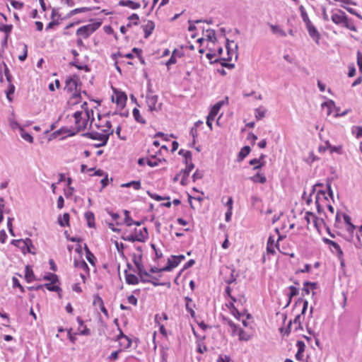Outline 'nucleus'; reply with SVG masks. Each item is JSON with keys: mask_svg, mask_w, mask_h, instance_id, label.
Masks as SVG:
<instances>
[{"mask_svg": "<svg viewBox=\"0 0 362 362\" xmlns=\"http://www.w3.org/2000/svg\"><path fill=\"white\" fill-rule=\"evenodd\" d=\"M331 20L337 25L344 27L350 30L356 31V27L354 25L352 21L349 19L346 13L339 9L337 12L332 13Z\"/></svg>", "mask_w": 362, "mask_h": 362, "instance_id": "f257e3e1", "label": "nucleus"}, {"mask_svg": "<svg viewBox=\"0 0 362 362\" xmlns=\"http://www.w3.org/2000/svg\"><path fill=\"white\" fill-rule=\"evenodd\" d=\"M81 82L77 76H74L73 78H69L66 80L65 89L69 93L74 91L72 94L73 98H81Z\"/></svg>", "mask_w": 362, "mask_h": 362, "instance_id": "f03ea898", "label": "nucleus"}, {"mask_svg": "<svg viewBox=\"0 0 362 362\" xmlns=\"http://www.w3.org/2000/svg\"><path fill=\"white\" fill-rule=\"evenodd\" d=\"M104 134L99 133L98 132H90L83 134V136L86 138H89L93 140H98L101 141H108L110 135L113 134L114 131L111 130L107 133V129H103Z\"/></svg>", "mask_w": 362, "mask_h": 362, "instance_id": "7ed1b4c3", "label": "nucleus"}, {"mask_svg": "<svg viewBox=\"0 0 362 362\" xmlns=\"http://www.w3.org/2000/svg\"><path fill=\"white\" fill-rule=\"evenodd\" d=\"M100 25V23H93L83 25L77 30L76 35L81 36L83 38H87L94 33Z\"/></svg>", "mask_w": 362, "mask_h": 362, "instance_id": "20e7f679", "label": "nucleus"}, {"mask_svg": "<svg viewBox=\"0 0 362 362\" xmlns=\"http://www.w3.org/2000/svg\"><path fill=\"white\" fill-rule=\"evenodd\" d=\"M158 97L157 95L147 93L146 103L150 112H158L161 110L162 103H158Z\"/></svg>", "mask_w": 362, "mask_h": 362, "instance_id": "39448f33", "label": "nucleus"}, {"mask_svg": "<svg viewBox=\"0 0 362 362\" xmlns=\"http://www.w3.org/2000/svg\"><path fill=\"white\" fill-rule=\"evenodd\" d=\"M234 43V41H230L228 39L226 40V48L227 49L228 52V57L226 58L223 59H216L214 61H212V59L215 57V53H207L206 57L207 59L210 60L211 64H216L221 61H230L232 59V56L230 54V43Z\"/></svg>", "mask_w": 362, "mask_h": 362, "instance_id": "423d86ee", "label": "nucleus"}, {"mask_svg": "<svg viewBox=\"0 0 362 362\" xmlns=\"http://www.w3.org/2000/svg\"><path fill=\"white\" fill-rule=\"evenodd\" d=\"M119 334L117 336L116 340L119 341L121 346L124 349H129L132 346V340L125 335L122 329L118 327Z\"/></svg>", "mask_w": 362, "mask_h": 362, "instance_id": "0eeeda50", "label": "nucleus"}, {"mask_svg": "<svg viewBox=\"0 0 362 362\" xmlns=\"http://www.w3.org/2000/svg\"><path fill=\"white\" fill-rule=\"evenodd\" d=\"M194 165L192 161L187 162V164H186V168L180 171V174H182V180H181V185H185L187 182V178L189 177V175L190 172L194 169Z\"/></svg>", "mask_w": 362, "mask_h": 362, "instance_id": "6e6552de", "label": "nucleus"}, {"mask_svg": "<svg viewBox=\"0 0 362 362\" xmlns=\"http://www.w3.org/2000/svg\"><path fill=\"white\" fill-rule=\"evenodd\" d=\"M74 117L75 118V125L76 132L82 130L86 128L88 122V119H84V121L82 124H80L82 117V112L80 111H77L74 114Z\"/></svg>", "mask_w": 362, "mask_h": 362, "instance_id": "1a4fd4ad", "label": "nucleus"}, {"mask_svg": "<svg viewBox=\"0 0 362 362\" xmlns=\"http://www.w3.org/2000/svg\"><path fill=\"white\" fill-rule=\"evenodd\" d=\"M306 25V28L308 30V34L311 38H313L317 44H319V40L320 39V35L317 31V28L315 25L310 23Z\"/></svg>", "mask_w": 362, "mask_h": 362, "instance_id": "9d476101", "label": "nucleus"}, {"mask_svg": "<svg viewBox=\"0 0 362 362\" xmlns=\"http://www.w3.org/2000/svg\"><path fill=\"white\" fill-rule=\"evenodd\" d=\"M115 93L116 94L115 103L121 107H124L127 100V95L123 92H119L117 90H115ZM112 101H115L114 98H112Z\"/></svg>", "mask_w": 362, "mask_h": 362, "instance_id": "9b49d317", "label": "nucleus"}, {"mask_svg": "<svg viewBox=\"0 0 362 362\" xmlns=\"http://www.w3.org/2000/svg\"><path fill=\"white\" fill-rule=\"evenodd\" d=\"M134 235L137 239V241L144 243L148 237V233L147 228L146 227L143 228V229L137 230L134 229Z\"/></svg>", "mask_w": 362, "mask_h": 362, "instance_id": "f8f14e48", "label": "nucleus"}, {"mask_svg": "<svg viewBox=\"0 0 362 362\" xmlns=\"http://www.w3.org/2000/svg\"><path fill=\"white\" fill-rule=\"evenodd\" d=\"M136 267L138 270V275L141 282L146 283L151 281L149 279H144V276H151V275L144 269L143 264L136 266Z\"/></svg>", "mask_w": 362, "mask_h": 362, "instance_id": "ddd939ff", "label": "nucleus"}, {"mask_svg": "<svg viewBox=\"0 0 362 362\" xmlns=\"http://www.w3.org/2000/svg\"><path fill=\"white\" fill-rule=\"evenodd\" d=\"M144 32V37L148 38L155 28V23L152 21H148L146 24L142 25Z\"/></svg>", "mask_w": 362, "mask_h": 362, "instance_id": "4468645a", "label": "nucleus"}, {"mask_svg": "<svg viewBox=\"0 0 362 362\" xmlns=\"http://www.w3.org/2000/svg\"><path fill=\"white\" fill-rule=\"evenodd\" d=\"M126 283L129 285H136L139 284V278L132 274H128L127 271H124Z\"/></svg>", "mask_w": 362, "mask_h": 362, "instance_id": "2eb2a0df", "label": "nucleus"}, {"mask_svg": "<svg viewBox=\"0 0 362 362\" xmlns=\"http://www.w3.org/2000/svg\"><path fill=\"white\" fill-rule=\"evenodd\" d=\"M25 279L28 283H30L35 279V276L33 271L32 267L26 265L25 268Z\"/></svg>", "mask_w": 362, "mask_h": 362, "instance_id": "dca6fc26", "label": "nucleus"}, {"mask_svg": "<svg viewBox=\"0 0 362 362\" xmlns=\"http://www.w3.org/2000/svg\"><path fill=\"white\" fill-rule=\"evenodd\" d=\"M180 263L177 262L175 257H173V255L168 259L167 265L163 267L162 270H165V272H170L173 268L176 267Z\"/></svg>", "mask_w": 362, "mask_h": 362, "instance_id": "f3484780", "label": "nucleus"}, {"mask_svg": "<svg viewBox=\"0 0 362 362\" xmlns=\"http://www.w3.org/2000/svg\"><path fill=\"white\" fill-rule=\"evenodd\" d=\"M76 132H71V129H69L67 127H62L59 129L53 132L52 134V136L53 138H56L57 136H58L61 134H67L69 136H74V135H75Z\"/></svg>", "mask_w": 362, "mask_h": 362, "instance_id": "a211bd4d", "label": "nucleus"}, {"mask_svg": "<svg viewBox=\"0 0 362 362\" xmlns=\"http://www.w3.org/2000/svg\"><path fill=\"white\" fill-rule=\"evenodd\" d=\"M228 269H230V276L225 279V281L228 284H231L235 282L237 277L238 276V274L235 272V269L233 266L228 267Z\"/></svg>", "mask_w": 362, "mask_h": 362, "instance_id": "6ab92c4d", "label": "nucleus"}, {"mask_svg": "<svg viewBox=\"0 0 362 362\" xmlns=\"http://www.w3.org/2000/svg\"><path fill=\"white\" fill-rule=\"evenodd\" d=\"M250 147L248 146L243 147L238 155L237 160L238 162L242 161L250 153Z\"/></svg>", "mask_w": 362, "mask_h": 362, "instance_id": "aec40b11", "label": "nucleus"}, {"mask_svg": "<svg viewBox=\"0 0 362 362\" xmlns=\"http://www.w3.org/2000/svg\"><path fill=\"white\" fill-rule=\"evenodd\" d=\"M288 288L290 290V293L288 294V302L285 305V308L288 307L290 305L292 298L293 296H297L299 292V289L295 287L294 286H291L288 287Z\"/></svg>", "mask_w": 362, "mask_h": 362, "instance_id": "412c9836", "label": "nucleus"}, {"mask_svg": "<svg viewBox=\"0 0 362 362\" xmlns=\"http://www.w3.org/2000/svg\"><path fill=\"white\" fill-rule=\"evenodd\" d=\"M74 264L75 267L81 269L86 273L89 272V267H88L87 263L83 259L77 260L75 259Z\"/></svg>", "mask_w": 362, "mask_h": 362, "instance_id": "4be33fe9", "label": "nucleus"}, {"mask_svg": "<svg viewBox=\"0 0 362 362\" xmlns=\"http://www.w3.org/2000/svg\"><path fill=\"white\" fill-rule=\"evenodd\" d=\"M69 218L70 216L68 213H64L63 216H61L58 218V223L62 227L69 226Z\"/></svg>", "mask_w": 362, "mask_h": 362, "instance_id": "5701e85b", "label": "nucleus"}, {"mask_svg": "<svg viewBox=\"0 0 362 362\" xmlns=\"http://www.w3.org/2000/svg\"><path fill=\"white\" fill-rule=\"evenodd\" d=\"M85 218L87 221V224L89 228L95 227V217L94 214L91 211H87L85 214Z\"/></svg>", "mask_w": 362, "mask_h": 362, "instance_id": "b1692460", "label": "nucleus"}, {"mask_svg": "<svg viewBox=\"0 0 362 362\" xmlns=\"http://www.w3.org/2000/svg\"><path fill=\"white\" fill-rule=\"evenodd\" d=\"M274 237L270 235L268 238L267 243V252L269 254L274 255L275 254L274 250Z\"/></svg>", "mask_w": 362, "mask_h": 362, "instance_id": "393cba45", "label": "nucleus"}, {"mask_svg": "<svg viewBox=\"0 0 362 362\" xmlns=\"http://www.w3.org/2000/svg\"><path fill=\"white\" fill-rule=\"evenodd\" d=\"M11 244L16 246L17 247L20 248L24 254L26 253L25 245H26V243H25V240H23V239L13 240L11 241Z\"/></svg>", "mask_w": 362, "mask_h": 362, "instance_id": "a878e982", "label": "nucleus"}, {"mask_svg": "<svg viewBox=\"0 0 362 362\" xmlns=\"http://www.w3.org/2000/svg\"><path fill=\"white\" fill-rule=\"evenodd\" d=\"M325 144L327 145L328 150H329L330 153H333L334 152L337 153L338 154L342 153L341 146H332L329 141H326Z\"/></svg>", "mask_w": 362, "mask_h": 362, "instance_id": "bb28decb", "label": "nucleus"}, {"mask_svg": "<svg viewBox=\"0 0 362 362\" xmlns=\"http://www.w3.org/2000/svg\"><path fill=\"white\" fill-rule=\"evenodd\" d=\"M91 11V8H88V7H81V8H75L74 10H71L67 15L65 17V18H70L77 13H83V12H86V11Z\"/></svg>", "mask_w": 362, "mask_h": 362, "instance_id": "cd10ccee", "label": "nucleus"}, {"mask_svg": "<svg viewBox=\"0 0 362 362\" xmlns=\"http://www.w3.org/2000/svg\"><path fill=\"white\" fill-rule=\"evenodd\" d=\"M156 158V156H151V159H147L146 160V163L148 165H149L150 167H156L157 165H159V163H162V162H166V160L165 158H157L154 160H153V159H155Z\"/></svg>", "mask_w": 362, "mask_h": 362, "instance_id": "c85d7f7f", "label": "nucleus"}, {"mask_svg": "<svg viewBox=\"0 0 362 362\" xmlns=\"http://www.w3.org/2000/svg\"><path fill=\"white\" fill-rule=\"evenodd\" d=\"M312 217L313 218V223L315 224V226L317 228V221H319L318 218L315 216V214L311 211H307L305 213V219L307 222V224H309L310 223V218Z\"/></svg>", "mask_w": 362, "mask_h": 362, "instance_id": "c756f323", "label": "nucleus"}, {"mask_svg": "<svg viewBox=\"0 0 362 362\" xmlns=\"http://www.w3.org/2000/svg\"><path fill=\"white\" fill-rule=\"evenodd\" d=\"M133 116L134 119L141 124H145L146 123V120L141 116L139 110L135 107L132 111Z\"/></svg>", "mask_w": 362, "mask_h": 362, "instance_id": "7c9ffc66", "label": "nucleus"}, {"mask_svg": "<svg viewBox=\"0 0 362 362\" xmlns=\"http://www.w3.org/2000/svg\"><path fill=\"white\" fill-rule=\"evenodd\" d=\"M251 180L254 182H259V183H262V184L265 183L266 181H267V178H266L265 175L264 174H262V173H257L254 176H252L251 177Z\"/></svg>", "mask_w": 362, "mask_h": 362, "instance_id": "2f4dec72", "label": "nucleus"}, {"mask_svg": "<svg viewBox=\"0 0 362 362\" xmlns=\"http://www.w3.org/2000/svg\"><path fill=\"white\" fill-rule=\"evenodd\" d=\"M84 250L86 251V256L87 260L91 264H95V257L94 255L90 251V250H89V248H88V247L87 246L86 244L84 245Z\"/></svg>", "mask_w": 362, "mask_h": 362, "instance_id": "473e14b6", "label": "nucleus"}, {"mask_svg": "<svg viewBox=\"0 0 362 362\" xmlns=\"http://www.w3.org/2000/svg\"><path fill=\"white\" fill-rule=\"evenodd\" d=\"M250 165H254L253 170H256L258 169L262 168L265 165V161H262V163H259V159L254 158L250 160L249 162Z\"/></svg>", "mask_w": 362, "mask_h": 362, "instance_id": "72a5a7b5", "label": "nucleus"}, {"mask_svg": "<svg viewBox=\"0 0 362 362\" xmlns=\"http://www.w3.org/2000/svg\"><path fill=\"white\" fill-rule=\"evenodd\" d=\"M179 155H181L185 157V163L187 164V162L192 161V153L189 151H185L184 149H180L178 152Z\"/></svg>", "mask_w": 362, "mask_h": 362, "instance_id": "f704fd0d", "label": "nucleus"}, {"mask_svg": "<svg viewBox=\"0 0 362 362\" xmlns=\"http://www.w3.org/2000/svg\"><path fill=\"white\" fill-rule=\"evenodd\" d=\"M322 107H327V115H329L332 112V108L335 107V103L332 100H329L322 104Z\"/></svg>", "mask_w": 362, "mask_h": 362, "instance_id": "c9c22d12", "label": "nucleus"}, {"mask_svg": "<svg viewBox=\"0 0 362 362\" xmlns=\"http://www.w3.org/2000/svg\"><path fill=\"white\" fill-rule=\"evenodd\" d=\"M317 284L315 282H310V281H305L303 283V288L302 289L303 292H304L306 295H308L310 293V289L308 288V286H310L312 288H316Z\"/></svg>", "mask_w": 362, "mask_h": 362, "instance_id": "e433bc0d", "label": "nucleus"}, {"mask_svg": "<svg viewBox=\"0 0 362 362\" xmlns=\"http://www.w3.org/2000/svg\"><path fill=\"white\" fill-rule=\"evenodd\" d=\"M21 137L29 143L33 142V137L31 134L24 131L22 127H20Z\"/></svg>", "mask_w": 362, "mask_h": 362, "instance_id": "4c0bfd02", "label": "nucleus"}, {"mask_svg": "<svg viewBox=\"0 0 362 362\" xmlns=\"http://www.w3.org/2000/svg\"><path fill=\"white\" fill-rule=\"evenodd\" d=\"M238 335L239 339L240 341H247L250 340V334H248L243 329H238Z\"/></svg>", "mask_w": 362, "mask_h": 362, "instance_id": "58836bf2", "label": "nucleus"}, {"mask_svg": "<svg viewBox=\"0 0 362 362\" xmlns=\"http://www.w3.org/2000/svg\"><path fill=\"white\" fill-rule=\"evenodd\" d=\"M122 187H133L135 189L138 190L141 188V182L140 181H132V182L122 185Z\"/></svg>", "mask_w": 362, "mask_h": 362, "instance_id": "ea45409f", "label": "nucleus"}, {"mask_svg": "<svg viewBox=\"0 0 362 362\" xmlns=\"http://www.w3.org/2000/svg\"><path fill=\"white\" fill-rule=\"evenodd\" d=\"M55 283H47V284H45L43 286L44 287H45L47 290L50 291H56V292H59L62 291L61 288L58 286H55L54 285Z\"/></svg>", "mask_w": 362, "mask_h": 362, "instance_id": "a19ab883", "label": "nucleus"}, {"mask_svg": "<svg viewBox=\"0 0 362 362\" xmlns=\"http://www.w3.org/2000/svg\"><path fill=\"white\" fill-rule=\"evenodd\" d=\"M270 28L273 33L279 34L282 37L286 36V32L281 29L279 26L271 25Z\"/></svg>", "mask_w": 362, "mask_h": 362, "instance_id": "79ce46f5", "label": "nucleus"}, {"mask_svg": "<svg viewBox=\"0 0 362 362\" xmlns=\"http://www.w3.org/2000/svg\"><path fill=\"white\" fill-rule=\"evenodd\" d=\"M206 40L210 42H214L216 40L215 31L212 29L206 30Z\"/></svg>", "mask_w": 362, "mask_h": 362, "instance_id": "37998d69", "label": "nucleus"}, {"mask_svg": "<svg viewBox=\"0 0 362 362\" xmlns=\"http://www.w3.org/2000/svg\"><path fill=\"white\" fill-rule=\"evenodd\" d=\"M25 243H26L27 245H25V252L26 253H31L35 254V252H33L31 248H33L34 246L33 245V242L31 239L27 238L25 239Z\"/></svg>", "mask_w": 362, "mask_h": 362, "instance_id": "c03bdc74", "label": "nucleus"}, {"mask_svg": "<svg viewBox=\"0 0 362 362\" xmlns=\"http://www.w3.org/2000/svg\"><path fill=\"white\" fill-rule=\"evenodd\" d=\"M44 280L50 281L52 283H56L58 281V276L53 273H49L43 276Z\"/></svg>", "mask_w": 362, "mask_h": 362, "instance_id": "a18cd8bd", "label": "nucleus"}, {"mask_svg": "<svg viewBox=\"0 0 362 362\" xmlns=\"http://www.w3.org/2000/svg\"><path fill=\"white\" fill-rule=\"evenodd\" d=\"M218 106L219 105H214L209 113V116H210V119H215V117H216V115H218V112H219V109H218Z\"/></svg>", "mask_w": 362, "mask_h": 362, "instance_id": "49530a36", "label": "nucleus"}, {"mask_svg": "<svg viewBox=\"0 0 362 362\" xmlns=\"http://www.w3.org/2000/svg\"><path fill=\"white\" fill-rule=\"evenodd\" d=\"M132 261L135 266H139L142 264V254H134L132 256Z\"/></svg>", "mask_w": 362, "mask_h": 362, "instance_id": "de8ad7c7", "label": "nucleus"}, {"mask_svg": "<svg viewBox=\"0 0 362 362\" xmlns=\"http://www.w3.org/2000/svg\"><path fill=\"white\" fill-rule=\"evenodd\" d=\"M148 194L153 199L156 201H161V200H169V197H161L157 194L155 193H151L149 191L148 192Z\"/></svg>", "mask_w": 362, "mask_h": 362, "instance_id": "09e8293b", "label": "nucleus"}, {"mask_svg": "<svg viewBox=\"0 0 362 362\" xmlns=\"http://www.w3.org/2000/svg\"><path fill=\"white\" fill-rule=\"evenodd\" d=\"M331 185H332V179H327V183H326L327 193H328L329 197L332 199V201H334V194H333V191L332 189Z\"/></svg>", "mask_w": 362, "mask_h": 362, "instance_id": "8fccbe9b", "label": "nucleus"}, {"mask_svg": "<svg viewBox=\"0 0 362 362\" xmlns=\"http://www.w3.org/2000/svg\"><path fill=\"white\" fill-rule=\"evenodd\" d=\"M125 218H124V223L127 226H130L133 225L134 221L133 219L129 216V212L127 210H124V211Z\"/></svg>", "mask_w": 362, "mask_h": 362, "instance_id": "3c124183", "label": "nucleus"}, {"mask_svg": "<svg viewBox=\"0 0 362 362\" xmlns=\"http://www.w3.org/2000/svg\"><path fill=\"white\" fill-rule=\"evenodd\" d=\"M14 91H15V86H14V85L12 84L11 83H9V85H8V90L6 91L7 99L9 101L12 100V99L10 97V95L11 94H13L14 93Z\"/></svg>", "mask_w": 362, "mask_h": 362, "instance_id": "603ef678", "label": "nucleus"}, {"mask_svg": "<svg viewBox=\"0 0 362 362\" xmlns=\"http://www.w3.org/2000/svg\"><path fill=\"white\" fill-rule=\"evenodd\" d=\"M115 247L117 248V250L118 251L119 254L120 255V256L122 257H124V249L125 247V245L122 243H118V242H115Z\"/></svg>", "mask_w": 362, "mask_h": 362, "instance_id": "864d4df0", "label": "nucleus"}, {"mask_svg": "<svg viewBox=\"0 0 362 362\" xmlns=\"http://www.w3.org/2000/svg\"><path fill=\"white\" fill-rule=\"evenodd\" d=\"M93 304L99 307L104 305L102 298L98 294L94 295Z\"/></svg>", "mask_w": 362, "mask_h": 362, "instance_id": "5fc2aeb1", "label": "nucleus"}, {"mask_svg": "<svg viewBox=\"0 0 362 362\" xmlns=\"http://www.w3.org/2000/svg\"><path fill=\"white\" fill-rule=\"evenodd\" d=\"M13 28L12 25H2L0 26V30L6 33V35L8 36Z\"/></svg>", "mask_w": 362, "mask_h": 362, "instance_id": "6e6d98bb", "label": "nucleus"}, {"mask_svg": "<svg viewBox=\"0 0 362 362\" xmlns=\"http://www.w3.org/2000/svg\"><path fill=\"white\" fill-rule=\"evenodd\" d=\"M2 64L4 66V75H5L6 78V80L9 83H11L12 76L10 74V71H9L7 65L4 62H3Z\"/></svg>", "mask_w": 362, "mask_h": 362, "instance_id": "4d7b16f0", "label": "nucleus"}, {"mask_svg": "<svg viewBox=\"0 0 362 362\" xmlns=\"http://www.w3.org/2000/svg\"><path fill=\"white\" fill-rule=\"evenodd\" d=\"M70 64L71 66H75L76 68H77L79 70H85L86 72L90 71V69L88 68V66L87 65H79L78 64H77L76 62H71L70 63Z\"/></svg>", "mask_w": 362, "mask_h": 362, "instance_id": "13d9d810", "label": "nucleus"}, {"mask_svg": "<svg viewBox=\"0 0 362 362\" xmlns=\"http://www.w3.org/2000/svg\"><path fill=\"white\" fill-rule=\"evenodd\" d=\"M202 19L197 20V21L189 20L188 23L189 24V26L188 28V30L189 31H194V30H195L197 29V27L195 26L194 23H202Z\"/></svg>", "mask_w": 362, "mask_h": 362, "instance_id": "bf43d9fd", "label": "nucleus"}, {"mask_svg": "<svg viewBox=\"0 0 362 362\" xmlns=\"http://www.w3.org/2000/svg\"><path fill=\"white\" fill-rule=\"evenodd\" d=\"M265 116V110L261 108H257L255 110V117L257 119H261Z\"/></svg>", "mask_w": 362, "mask_h": 362, "instance_id": "052dcab7", "label": "nucleus"}, {"mask_svg": "<svg viewBox=\"0 0 362 362\" xmlns=\"http://www.w3.org/2000/svg\"><path fill=\"white\" fill-rule=\"evenodd\" d=\"M331 246L337 252V256H343V255H344L343 251H342V250L341 249V247L339 246V245L337 243L334 241V243H332V245Z\"/></svg>", "mask_w": 362, "mask_h": 362, "instance_id": "680f3d73", "label": "nucleus"}, {"mask_svg": "<svg viewBox=\"0 0 362 362\" xmlns=\"http://www.w3.org/2000/svg\"><path fill=\"white\" fill-rule=\"evenodd\" d=\"M204 176V173L203 171H201V170H197L194 174L192 175V180L194 182H195L196 180H200Z\"/></svg>", "mask_w": 362, "mask_h": 362, "instance_id": "e2e57ef3", "label": "nucleus"}, {"mask_svg": "<svg viewBox=\"0 0 362 362\" xmlns=\"http://www.w3.org/2000/svg\"><path fill=\"white\" fill-rule=\"evenodd\" d=\"M11 6L16 9H22L24 4L16 0H10Z\"/></svg>", "mask_w": 362, "mask_h": 362, "instance_id": "0e129e2a", "label": "nucleus"}, {"mask_svg": "<svg viewBox=\"0 0 362 362\" xmlns=\"http://www.w3.org/2000/svg\"><path fill=\"white\" fill-rule=\"evenodd\" d=\"M141 6V4L138 2H134L131 0H127V7L131 8L132 9H138Z\"/></svg>", "mask_w": 362, "mask_h": 362, "instance_id": "69168bd1", "label": "nucleus"}, {"mask_svg": "<svg viewBox=\"0 0 362 362\" xmlns=\"http://www.w3.org/2000/svg\"><path fill=\"white\" fill-rule=\"evenodd\" d=\"M357 64L359 71L362 73V53L360 51L357 52Z\"/></svg>", "mask_w": 362, "mask_h": 362, "instance_id": "338daca9", "label": "nucleus"}, {"mask_svg": "<svg viewBox=\"0 0 362 362\" xmlns=\"http://www.w3.org/2000/svg\"><path fill=\"white\" fill-rule=\"evenodd\" d=\"M296 346L298 347V352L303 354L305 349V344L303 341H297Z\"/></svg>", "mask_w": 362, "mask_h": 362, "instance_id": "774afa93", "label": "nucleus"}]
</instances>
